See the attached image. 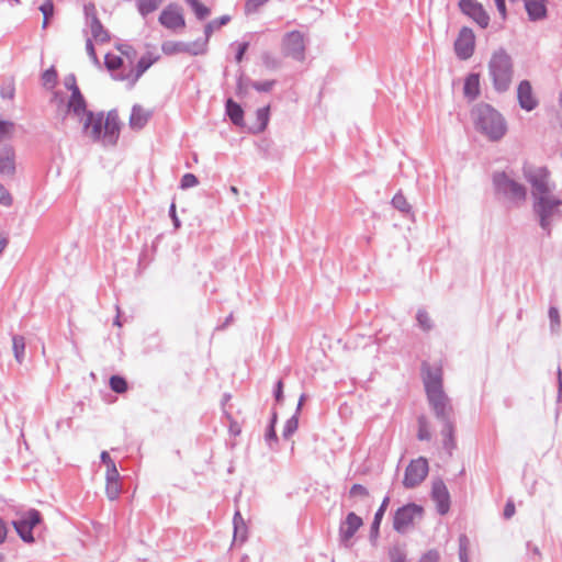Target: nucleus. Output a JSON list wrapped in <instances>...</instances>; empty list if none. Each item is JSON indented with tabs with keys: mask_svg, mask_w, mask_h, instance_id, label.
I'll return each mask as SVG.
<instances>
[{
	"mask_svg": "<svg viewBox=\"0 0 562 562\" xmlns=\"http://www.w3.org/2000/svg\"><path fill=\"white\" fill-rule=\"evenodd\" d=\"M369 495V492L368 490L360 485V484H355L352 485V487L350 488V496L352 497H367Z\"/></svg>",
	"mask_w": 562,
	"mask_h": 562,
	"instance_id": "obj_49",
	"label": "nucleus"
},
{
	"mask_svg": "<svg viewBox=\"0 0 562 562\" xmlns=\"http://www.w3.org/2000/svg\"><path fill=\"white\" fill-rule=\"evenodd\" d=\"M416 321H417L418 326L424 331H429L434 327V324H432V321H431L429 314L423 308H419L417 311Z\"/></svg>",
	"mask_w": 562,
	"mask_h": 562,
	"instance_id": "obj_35",
	"label": "nucleus"
},
{
	"mask_svg": "<svg viewBox=\"0 0 562 562\" xmlns=\"http://www.w3.org/2000/svg\"><path fill=\"white\" fill-rule=\"evenodd\" d=\"M470 540L465 535H461L459 537V551L469 552Z\"/></svg>",
	"mask_w": 562,
	"mask_h": 562,
	"instance_id": "obj_58",
	"label": "nucleus"
},
{
	"mask_svg": "<svg viewBox=\"0 0 562 562\" xmlns=\"http://www.w3.org/2000/svg\"><path fill=\"white\" fill-rule=\"evenodd\" d=\"M549 321H550V329L552 333H557L560 329L561 321H560V312L555 306H550L548 312Z\"/></svg>",
	"mask_w": 562,
	"mask_h": 562,
	"instance_id": "obj_37",
	"label": "nucleus"
},
{
	"mask_svg": "<svg viewBox=\"0 0 562 562\" xmlns=\"http://www.w3.org/2000/svg\"><path fill=\"white\" fill-rule=\"evenodd\" d=\"M231 21V16L225 14V15H222L221 18L218 19H214L212 21H210L205 27H204V34H205V38L204 40H207L210 38V36L212 35V33L220 29L221 26L223 25H226L228 22Z\"/></svg>",
	"mask_w": 562,
	"mask_h": 562,
	"instance_id": "obj_32",
	"label": "nucleus"
},
{
	"mask_svg": "<svg viewBox=\"0 0 562 562\" xmlns=\"http://www.w3.org/2000/svg\"><path fill=\"white\" fill-rule=\"evenodd\" d=\"M458 7L464 15L474 21L481 29L488 26L490 15L477 0H460Z\"/></svg>",
	"mask_w": 562,
	"mask_h": 562,
	"instance_id": "obj_12",
	"label": "nucleus"
},
{
	"mask_svg": "<svg viewBox=\"0 0 562 562\" xmlns=\"http://www.w3.org/2000/svg\"><path fill=\"white\" fill-rule=\"evenodd\" d=\"M199 183L198 178L193 173H186L180 181V188L186 190L195 187Z\"/></svg>",
	"mask_w": 562,
	"mask_h": 562,
	"instance_id": "obj_45",
	"label": "nucleus"
},
{
	"mask_svg": "<svg viewBox=\"0 0 562 562\" xmlns=\"http://www.w3.org/2000/svg\"><path fill=\"white\" fill-rule=\"evenodd\" d=\"M417 438L419 440H429L431 438L428 422H427L426 417H424V416H420L418 418Z\"/></svg>",
	"mask_w": 562,
	"mask_h": 562,
	"instance_id": "obj_39",
	"label": "nucleus"
},
{
	"mask_svg": "<svg viewBox=\"0 0 562 562\" xmlns=\"http://www.w3.org/2000/svg\"><path fill=\"white\" fill-rule=\"evenodd\" d=\"M157 59L158 56H154L150 53L142 56L136 65L135 79L137 80Z\"/></svg>",
	"mask_w": 562,
	"mask_h": 562,
	"instance_id": "obj_30",
	"label": "nucleus"
},
{
	"mask_svg": "<svg viewBox=\"0 0 562 562\" xmlns=\"http://www.w3.org/2000/svg\"><path fill=\"white\" fill-rule=\"evenodd\" d=\"M276 85V80L252 81L251 87L258 92H269Z\"/></svg>",
	"mask_w": 562,
	"mask_h": 562,
	"instance_id": "obj_44",
	"label": "nucleus"
},
{
	"mask_svg": "<svg viewBox=\"0 0 562 562\" xmlns=\"http://www.w3.org/2000/svg\"><path fill=\"white\" fill-rule=\"evenodd\" d=\"M392 562H405V555L403 552L395 548L390 552Z\"/></svg>",
	"mask_w": 562,
	"mask_h": 562,
	"instance_id": "obj_57",
	"label": "nucleus"
},
{
	"mask_svg": "<svg viewBox=\"0 0 562 562\" xmlns=\"http://www.w3.org/2000/svg\"><path fill=\"white\" fill-rule=\"evenodd\" d=\"M390 503V497L389 496H385L380 508L378 509V512L375 513L374 515V519H373V522L371 525V537H376L378 533H379V527H380V524H381V520H382V517L387 508V505Z\"/></svg>",
	"mask_w": 562,
	"mask_h": 562,
	"instance_id": "obj_31",
	"label": "nucleus"
},
{
	"mask_svg": "<svg viewBox=\"0 0 562 562\" xmlns=\"http://www.w3.org/2000/svg\"><path fill=\"white\" fill-rule=\"evenodd\" d=\"M463 93L470 101L475 100L480 94V75L472 72L465 80L463 86Z\"/></svg>",
	"mask_w": 562,
	"mask_h": 562,
	"instance_id": "obj_25",
	"label": "nucleus"
},
{
	"mask_svg": "<svg viewBox=\"0 0 562 562\" xmlns=\"http://www.w3.org/2000/svg\"><path fill=\"white\" fill-rule=\"evenodd\" d=\"M454 53L460 60H468L472 57L475 48V35L472 29L461 27L454 41Z\"/></svg>",
	"mask_w": 562,
	"mask_h": 562,
	"instance_id": "obj_9",
	"label": "nucleus"
},
{
	"mask_svg": "<svg viewBox=\"0 0 562 562\" xmlns=\"http://www.w3.org/2000/svg\"><path fill=\"white\" fill-rule=\"evenodd\" d=\"M428 474V462L425 458L419 457L412 460L405 470L403 485L406 488H413L419 485Z\"/></svg>",
	"mask_w": 562,
	"mask_h": 562,
	"instance_id": "obj_6",
	"label": "nucleus"
},
{
	"mask_svg": "<svg viewBox=\"0 0 562 562\" xmlns=\"http://www.w3.org/2000/svg\"><path fill=\"white\" fill-rule=\"evenodd\" d=\"M0 203L4 206H10L13 203L12 195L1 183H0Z\"/></svg>",
	"mask_w": 562,
	"mask_h": 562,
	"instance_id": "obj_48",
	"label": "nucleus"
},
{
	"mask_svg": "<svg viewBox=\"0 0 562 562\" xmlns=\"http://www.w3.org/2000/svg\"><path fill=\"white\" fill-rule=\"evenodd\" d=\"M274 397L278 403L283 401V383L282 381H278L274 392Z\"/></svg>",
	"mask_w": 562,
	"mask_h": 562,
	"instance_id": "obj_62",
	"label": "nucleus"
},
{
	"mask_svg": "<svg viewBox=\"0 0 562 562\" xmlns=\"http://www.w3.org/2000/svg\"><path fill=\"white\" fill-rule=\"evenodd\" d=\"M297 427L299 416L294 414L291 418L286 420L284 425L282 432L283 438L289 439L297 430Z\"/></svg>",
	"mask_w": 562,
	"mask_h": 562,
	"instance_id": "obj_38",
	"label": "nucleus"
},
{
	"mask_svg": "<svg viewBox=\"0 0 562 562\" xmlns=\"http://www.w3.org/2000/svg\"><path fill=\"white\" fill-rule=\"evenodd\" d=\"M105 480L106 482L120 480V473L115 464H111V467L106 468Z\"/></svg>",
	"mask_w": 562,
	"mask_h": 562,
	"instance_id": "obj_50",
	"label": "nucleus"
},
{
	"mask_svg": "<svg viewBox=\"0 0 562 562\" xmlns=\"http://www.w3.org/2000/svg\"><path fill=\"white\" fill-rule=\"evenodd\" d=\"M165 0H136V7L142 16H147L148 14L156 11Z\"/></svg>",
	"mask_w": 562,
	"mask_h": 562,
	"instance_id": "obj_29",
	"label": "nucleus"
},
{
	"mask_svg": "<svg viewBox=\"0 0 562 562\" xmlns=\"http://www.w3.org/2000/svg\"><path fill=\"white\" fill-rule=\"evenodd\" d=\"M429 404L438 419H446L451 416L452 407L448 404V398L442 387L426 390Z\"/></svg>",
	"mask_w": 562,
	"mask_h": 562,
	"instance_id": "obj_14",
	"label": "nucleus"
},
{
	"mask_svg": "<svg viewBox=\"0 0 562 562\" xmlns=\"http://www.w3.org/2000/svg\"><path fill=\"white\" fill-rule=\"evenodd\" d=\"M431 495L437 504V509L439 514H447L450 507V495L447 490V486L441 480L435 481L432 483Z\"/></svg>",
	"mask_w": 562,
	"mask_h": 562,
	"instance_id": "obj_20",
	"label": "nucleus"
},
{
	"mask_svg": "<svg viewBox=\"0 0 562 562\" xmlns=\"http://www.w3.org/2000/svg\"><path fill=\"white\" fill-rule=\"evenodd\" d=\"M105 493L109 499L114 501L121 493V485L119 481L106 482Z\"/></svg>",
	"mask_w": 562,
	"mask_h": 562,
	"instance_id": "obj_41",
	"label": "nucleus"
},
{
	"mask_svg": "<svg viewBox=\"0 0 562 562\" xmlns=\"http://www.w3.org/2000/svg\"><path fill=\"white\" fill-rule=\"evenodd\" d=\"M188 3L194 11L195 16L199 20H204L210 14V9L201 3L199 0H188Z\"/></svg>",
	"mask_w": 562,
	"mask_h": 562,
	"instance_id": "obj_36",
	"label": "nucleus"
},
{
	"mask_svg": "<svg viewBox=\"0 0 562 562\" xmlns=\"http://www.w3.org/2000/svg\"><path fill=\"white\" fill-rule=\"evenodd\" d=\"M423 508L416 504H407L398 508L394 516L393 527L398 532H405L416 518H420Z\"/></svg>",
	"mask_w": 562,
	"mask_h": 562,
	"instance_id": "obj_11",
	"label": "nucleus"
},
{
	"mask_svg": "<svg viewBox=\"0 0 562 562\" xmlns=\"http://www.w3.org/2000/svg\"><path fill=\"white\" fill-rule=\"evenodd\" d=\"M515 514V505L512 502H508L504 509L505 518H510Z\"/></svg>",
	"mask_w": 562,
	"mask_h": 562,
	"instance_id": "obj_64",
	"label": "nucleus"
},
{
	"mask_svg": "<svg viewBox=\"0 0 562 562\" xmlns=\"http://www.w3.org/2000/svg\"><path fill=\"white\" fill-rule=\"evenodd\" d=\"M104 64L109 70H116L121 67L123 60L120 56L109 53L104 57Z\"/></svg>",
	"mask_w": 562,
	"mask_h": 562,
	"instance_id": "obj_42",
	"label": "nucleus"
},
{
	"mask_svg": "<svg viewBox=\"0 0 562 562\" xmlns=\"http://www.w3.org/2000/svg\"><path fill=\"white\" fill-rule=\"evenodd\" d=\"M269 112H270L269 106H263L256 111V117H257V122H258L256 132L260 133L266 130L268 122H269Z\"/></svg>",
	"mask_w": 562,
	"mask_h": 562,
	"instance_id": "obj_33",
	"label": "nucleus"
},
{
	"mask_svg": "<svg viewBox=\"0 0 562 562\" xmlns=\"http://www.w3.org/2000/svg\"><path fill=\"white\" fill-rule=\"evenodd\" d=\"M233 525L234 540H239L240 542L245 541L247 538V526L241 514L238 510L234 515Z\"/></svg>",
	"mask_w": 562,
	"mask_h": 562,
	"instance_id": "obj_28",
	"label": "nucleus"
},
{
	"mask_svg": "<svg viewBox=\"0 0 562 562\" xmlns=\"http://www.w3.org/2000/svg\"><path fill=\"white\" fill-rule=\"evenodd\" d=\"M151 116V112L143 106L135 104L130 116V126L133 130H142Z\"/></svg>",
	"mask_w": 562,
	"mask_h": 562,
	"instance_id": "obj_24",
	"label": "nucleus"
},
{
	"mask_svg": "<svg viewBox=\"0 0 562 562\" xmlns=\"http://www.w3.org/2000/svg\"><path fill=\"white\" fill-rule=\"evenodd\" d=\"M262 63L267 68L274 69L279 67V60L276 59L272 55L269 53H265L262 55Z\"/></svg>",
	"mask_w": 562,
	"mask_h": 562,
	"instance_id": "obj_51",
	"label": "nucleus"
},
{
	"mask_svg": "<svg viewBox=\"0 0 562 562\" xmlns=\"http://www.w3.org/2000/svg\"><path fill=\"white\" fill-rule=\"evenodd\" d=\"M207 47V40H196L194 42L184 43V42H165L161 46L162 52L166 55H172L177 53H188L190 55L196 56L204 54Z\"/></svg>",
	"mask_w": 562,
	"mask_h": 562,
	"instance_id": "obj_10",
	"label": "nucleus"
},
{
	"mask_svg": "<svg viewBox=\"0 0 562 562\" xmlns=\"http://www.w3.org/2000/svg\"><path fill=\"white\" fill-rule=\"evenodd\" d=\"M561 205L562 200L552 194L540 196L533 201V213L538 217L540 227L547 235L551 234L553 217L559 213Z\"/></svg>",
	"mask_w": 562,
	"mask_h": 562,
	"instance_id": "obj_5",
	"label": "nucleus"
},
{
	"mask_svg": "<svg viewBox=\"0 0 562 562\" xmlns=\"http://www.w3.org/2000/svg\"><path fill=\"white\" fill-rule=\"evenodd\" d=\"M283 54L295 60L302 61L305 58L304 36L300 31L286 33L282 41Z\"/></svg>",
	"mask_w": 562,
	"mask_h": 562,
	"instance_id": "obj_7",
	"label": "nucleus"
},
{
	"mask_svg": "<svg viewBox=\"0 0 562 562\" xmlns=\"http://www.w3.org/2000/svg\"><path fill=\"white\" fill-rule=\"evenodd\" d=\"M548 170L543 167L537 169H525V177L532 186L533 200L551 194L548 184Z\"/></svg>",
	"mask_w": 562,
	"mask_h": 562,
	"instance_id": "obj_8",
	"label": "nucleus"
},
{
	"mask_svg": "<svg viewBox=\"0 0 562 562\" xmlns=\"http://www.w3.org/2000/svg\"><path fill=\"white\" fill-rule=\"evenodd\" d=\"M493 188L496 196L510 202L519 203L526 200V188L512 179L505 171H496L492 177Z\"/></svg>",
	"mask_w": 562,
	"mask_h": 562,
	"instance_id": "obj_4",
	"label": "nucleus"
},
{
	"mask_svg": "<svg viewBox=\"0 0 562 562\" xmlns=\"http://www.w3.org/2000/svg\"><path fill=\"white\" fill-rule=\"evenodd\" d=\"M110 386L116 393H124L127 390L126 381L119 375L111 376Z\"/></svg>",
	"mask_w": 562,
	"mask_h": 562,
	"instance_id": "obj_40",
	"label": "nucleus"
},
{
	"mask_svg": "<svg viewBox=\"0 0 562 562\" xmlns=\"http://www.w3.org/2000/svg\"><path fill=\"white\" fill-rule=\"evenodd\" d=\"M225 111L231 122L236 126L244 125V110L233 99H227L225 103Z\"/></svg>",
	"mask_w": 562,
	"mask_h": 562,
	"instance_id": "obj_26",
	"label": "nucleus"
},
{
	"mask_svg": "<svg viewBox=\"0 0 562 562\" xmlns=\"http://www.w3.org/2000/svg\"><path fill=\"white\" fill-rule=\"evenodd\" d=\"M86 50H87V54L89 55V57L91 58V60L95 65H99V59H98V56L95 54V49H94V46H93V43H92L91 38H88L87 42H86Z\"/></svg>",
	"mask_w": 562,
	"mask_h": 562,
	"instance_id": "obj_53",
	"label": "nucleus"
},
{
	"mask_svg": "<svg viewBox=\"0 0 562 562\" xmlns=\"http://www.w3.org/2000/svg\"><path fill=\"white\" fill-rule=\"evenodd\" d=\"M1 97L3 99H12L14 97V88L12 86L1 88Z\"/></svg>",
	"mask_w": 562,
	"mask_h": 562,
	"instance_id": "obj_63",
	"label": "nucleus"
},
{
	"mask_svg": "<svg viewBox=\"0 0 562 562\" xmlns=\"http://www.w3.org/2000/svg\"><path fill=\"white\" fill-rule=\"evenodd\" d=\"M25 348L24 338L22 336H14L12 338V349L13 351H23Z\"/></svg>",
	"mask_w": 562,
	"mask_h": 562,
	"instance_id": "obj_54",
	"label": "nucleus"
},
{
	"mask_svg": "<svg viewBox=\"0 0 562 562\" xmlns=\"http://www.w3.org/2000/svg\"><path fill=\"white\" fill-rule=\"evenodd\" d=\"M471 116L475 128L485 135L490 140L502 139L507 132V123L504 116L487 103L476 104Z\"/></svg>",
	"mask_w": 562,
	"mask_h": 562,
	"instance_id": "obj_2",
	"label": "nucleus"
},
{
	"mask_svg": "<svg viewBox=\"0 0 562 562\" xmlns=\"http://www.w3.org/2000/svg\"><path fill=\"white\" fill-rule=\"evenodd\" d=\"M65 86H66L67 89H69L71 91V93H74V89L78 88V86L76 83L75 75H69V76L66 77Z\"/></svg>",
	"mask_w": 562,
	"mask_h": 562,
	"instance_id": "obj_61",
	"label": "nucleus"
},
{
	"mask_svg": "<svg viewBox=\"0 0 562 562\" xmlns=\"http://www.w3.org/2000/svg\"><path fill=\"white\" fill-rule=\"evenodd\" d=\"M517 100L521 109L532 111L538 105V100L532 93L531 85L528 80L519 82L517 88Z\"/></svg>",
	"mask_w": 562,
	"mask_h": 562,
	"instance_id": "obj_21",
	"label": "nucleus"
},
{
	"mask_svg": "<svg viewBox=\"0 0 562 562\" xmlns=\"http://www.w3.org/2000/svg\"><path fill=\"white\" fill-rule=\"evenodd\" d=\"M42 80L45 86L54 87L57 82V71L54 67L45 70L42 75Z\"/></svg>",
	"mask_w": 562,
	"mask_h": 562,
	"instance_id": "obj_43",
	"label": "nucleus"
},
{
	"mask_svg": "<svg viewBox=\"0 0 562 562\" xmlns=\"http://www.w3.org/2000/svg\"><path fill=\"white\" fill-rule=\"evenodd\" d=\"M85 12L89 19V27L93 40L97 42L105 43L110 41L109 32L103 27L102 23L95 14V8L93 4L85 5Z\"/></svg>",
	"mask_w": 562,
	"mask_h": 562,
	"instance_id": "obj_15",
	"label": "nucleus"
},
{
	"mask_svg": "<svg viewBox=\"0 0 562 562\" xmlns=\"http://www.w3.org/2000/svg\"><path fill=\"white\" fill-rule=\"evenodd\" d=\"M82 133L93 143H101L104 147L117 144L121 131V122L116 110H110L106 115L103 111L87 112L80 117Z\"/></svg>",
	"mask_w": 562,
	"mask_h": 562,
	"instance_id": "obj_1",
	"label": "nucleus"
},
{
	"mask_svg": "<svg viewBox=\"0 0 562 562\" xmlns=\"http://www.w3.org/2000/svg\"><path fill=\"white\" fill-rule=\"evenodd\" d=\"M439 554L436 551L427 552L419 562H438Z\"/></svg>",
	"mask_w": 562,
	"mask_h": 562,
	"instance_id": "obj_59",
	"label": "nucleus"
},
{
	"mask_svg": "<svg viewBox=\"0 0 562 562\" xmlns=\"http://www.w3.org/2000/svg\"><path fill=\"white\" fill-rule=\"evenodd\" d=\"M392 205L404 214H408L412 211L411 204L407 202L406 198L402 194V192H397L393 196Z\"/></svg>",
	"mask_w": 562,
	"mask_h": 562,
	"instance_id": "obj_34",
	"label": "nucleus"
},
{
	"mask_svg": "<svg viewBox=\"0 0 562 562\" xmlns=\"http://www.w3.org/2000/svg\"><path fill=\"white\" fill-rule=\"evenodd\" d=\"M169 216L171 217L172 220V223H173V226L175 228H179L181 226V223H180V220L178 218L177 216V213H176V204L172 202L170 207H169Z\"/></svg>",
	"mask_w": 562,
	"mask_h": 562,
	"instance_id": "obj_56",
	"label": "nucleus"
},
{
	"mask_svg": "<svg viewBox=\"0 0 562 562\" xmlns=\"http://www.w3.org/2000/svg\"><path fill=\"white\" fill-rule=\"evenodd\" d=\"M425 390L442 387V370L439 364L424 363L422 369Z\"/></svg>",
	"mask_w": 562,
	"mask_h": 562,
	"instance_id": "obj_19",
	"label": "nucleus"
},
{
	"mask_svg": "<svg viewBox=\"0 0 562 562\" xmlns=\"http://www.w3.org/2000/svg\"><path fill=\"white\" fill-rule=\"evenodd\" d=\"M495 4H496V8H497V11L498 13L501 14V16L505 20L506 16H507V11H506V2L505 0H494Z\"/></svg>",
	"mask_w": 562,
	"mask_h": 562,
	"instance_id": "obj_60",
	"label": "nucleus"
},
{
	"mask_svg": "<svg viewBox=\"0 0 562 562\" xmlns=\"http://www.w3.org/2000/svg\"><path fill=\"white\" fill-rule=\"evenodd\" d=\"M40 11L42 12L43 16L46 18V20H49V18H52L54 14L53 0H45L44 3L40 7Z\"/></svg>",
	"mask_w": 562,
	"mask_h": 562,
	"instance_id": "obj_47",
	"label": "nucleus"
},
{
	"mask_svg": "<svg viewBox=\"0 0 562 562\" xmlns=\"http://www.w3.org/2000/svg\"><path fill=\"white\" fill-rule=\"evenodd\" d=\"M67 108L77 117H82L83 115L87 114V112L90 111V110H87V102H86L82 93L80 92L79 88L74 89V93H71V95L68 100Z\"/></svg>",
	"mask_w": 562,
	"mask_h": 562,
	"instance_id": "obj_23",
	"label": "nucleus"
},
{
	"mask_svg": "<svg viewBox=\"0 0 562 562\" xmlns=\"http://www.w3.org/2000/svg\"><path fill=\"white\" fill-rule=\"evenodd\" d=\"M362 519L357 516L355 513H349L346 517V520L340 525L339 536L341 543L346 547H350V540L357 532V530L361 527Z\"/></svg>",
	"mask_w": 562,
	"mask_h": 562,
	"instance_id": "obj_16",
	"label": "nucleus"
},
{
	"mask_svg": "<svg viewBox=\"0 0 562 562\" xmlns=\"http://www.w3.org/2000/svg\"><path fill=\"white\" fill-rule=\"evenodd\" d=\"M248 46H249L248 42H244V43H240L238 45V49H237V53L235 55V59H236L237 63H240L243 60L244 55H245V53L248 49Z\"/></svg>",
	"mask_w": 562,
	"mask_h": 562,
	"instance_id": "obj_55",
	"label": "nucleus"
},
{
	"mask_svg": "<svg viewBox=\"0 0 562 562\" xmlns=\"http://www.w3.org/2000/svg\"><path fill=\"white\" fill-rule=\"evenodd\" d=\"M40 522V512H37L36 509H31L23 514L20 519L14 520L13 526L23 541L32 543L34 542L32 529Z\"/></svg>",
	"mask_w": 562,
	"mask_h": 562,
	"instance_id": "obj_13",
	"label": "nucleus"
},
{
	"mask_svg": "<svg viewBox=\"0 0 562 562\" xmlns=\"http://www.w3.org/2000/svg\"><path fill=\"white\" fill-rule=\"evenodd\" d=\"M488 75L495 91L503 93L509 89L514 76V65L510 55L504 48L492 54L488 61Z\"/></svg>",
	"mask_w": 562,
	"mask_h": 562,
	"instance_id": "obj_3",
	"label": "nucleus"
},
{
	"mask_svg": "<svg viewBox=\"0 0 562 562\" xmlns=\"http://www.w3.org/2000/svg\"><path fill=\"white\" fill-rule=\"evenodd\" d=\"M443 424L442 436H443V446L448 450H452L454 448V439H453V424L451 422V416H447L446 419H439Z\"/></svg>",
	"mask_w": 562,
	"mask_h": 562,
	"instance_id": "obj_27",
	"label": "nucleus"
},
{
	"mask_svg": "<svg viewBox=\"0 0 562 562\" xmlns=\"http://www.w3.org/2000/svg\"><path fill=\"white\" fill-rule=\"evenodd\" d=\"M159 22L161 25L170 30L183 27L186 24L182 13L175 4H169L161 11Z\"/></svg>",
	"mask_w": 562,
	"mask_h": 562,
	"instance_id": "obj_17",
	"label": "nucleus"
},
{
	"mask_svg": "<svg viewBox=\"0 0 562 562\" xmlns=\"http://www.w3.org/2000/svg\"><path fill=\"white\" fill-rule=\"evenodd\" d=\"M269 0H246L245 13L251 14L258 11L260 7L267 3Z\"/></svg>",
	"mask_w": 562,
	"mask_h": 562,
	"instance_id": "obj_46",
	"label": "nucleus"
},
{
	"mask_svg": "<svg viewBox=\"0 0 562 562\" xmlns=\"http://www.w3.org/2000/svg\"><path fill=\"white\" fill-rule=\"evenodd\" d=\"M15 150L13 146H0V176L13 177L15 175Z\"/></svg>",
	"mask_w": 562,
	"mask_h": 562,
	"instance_id": "obj_18",
	"label": "nucleus"
},
{
	"mask_svg": "<svg viewBox=\"0 0 562 562\" xmlns=\"http://www.w3.org/2000/svg\"><path fill=\"white\" fill-rule=\"evenodd\" d=\"M524 2L530 21L537 22L547 18V0H524Z\"/></svg>",
	"mask_w": 562,
	"mask_h": 562,
	"instance_id": "obj_22",
	"label": "nucleus"
},
{
	"mask_svg": "<svg viewBox=\"0 0 562 562\" xmlns=\"http://www.w3.org/2000/svg\"><path fill=\"white\" fill-rule=\"evenodd\" d=\"M277 413H273L272 414V417H271V425H270V428L268 429L267 434H266V440L268 442L270 441H277V435H276V431H274V424L277 422Z\"/></svg>",
	"mask_w": 562,
	"mask_h": 562,
	"instance_id": "obj_52",
	"label": "nucleus"
}]
</instances>
